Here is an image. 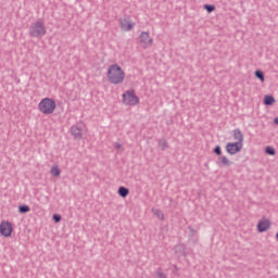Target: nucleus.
<instances>
[{"mask_svg": "<svg viewBox=\"0 0 278 278\" xmlns=\"http://www.w3.org/2000/svg\"><path fill=\"white\" fill-rule=\"evenodd\" d=\"M50 173H51L52 177H60V175H62V170L60 169V166H58V165H53L50 169Z\"/></svg>", "mask_w": 278, "mask_h": 278, "instance_id": "13", "label": "nucleus"}, {"mask_svg": "<svg viewBox=\"0 0 278 278\" xmlns=\"http://www.w3.org/2000/svg\"><path fill=\"white\" fill-rule=\"evenodd\" d=\"M274 123H275L276 125H278V117H276V118L274 119Z\"/></svg>", "mask_w": 278, "mask_h": 278, "instance_id": "26", "label": "nucleus"}, {"mask_svg": "<svg viewBox=\"0 0 278 278\" xmlns=\"http://www.w3.org/2000/svg\"><path fill=\"white\" fill-rule=\"evenodd\" d=\"M204 10H206L208 13H212L214 10H216V7L214 4H205Z\"/></svg>", "mask_w": 278, "mask_h": 278, "instance_id": "23", "label": "nucleus"}, {"mask_svg": "<svg viewBox=\"0 0 278 278\" xmlns=\"http://www.w3.org/2000/svg\"><path fill=\"white\" fill-rule=\"evenodd\" d=\"M53 220H55V223H60V220H62V216L55 214L53 215Z\"/></svg>", "mask_w": 278, "mask_h": 278, "instance_id": "25", "label": "nucleus"}, {"mask_svg": "<svg viewBox=\"0 0 278 278\" xmlns=\"http://www.w3.org/2000/svg\"><path fill=\"white\" fill-rule=\"evenodd\" d=\"M218 164H220L222 166H231L233 162H231V160H229V157L227 156H219Z\"/></svg>", "mask_w": 278, "mask_h": 278, "instance_id": "12", "label": "nucleus"}, {"mask_svg": "<svg viewBox=\"0 0 278 278\" xmlns=\"http://www.w3.org/2000/svg\"><path fill=\"white\" fill-rule=\"evenodd\" d=\"M125 70L117 63L111 64L106 68V79L113 86H121L125 81Z\"/></svg>", "mask_w": 278, "mask_h": 278, "instance_id": "1", "label": "nucleus"}, {"mask_svg": "<svg viewBox=\"0 0 278 278\" xmlns=\"http://www.w3.org/2000/svg\"><path fill=\"white\" fill-rule=\"evenodd\" d=\"M155 278H167L166 273H164L163 270H156L154 274Z\"/></svg>", "mask_w": 278, "mask_h": 278, "instance_id": "19", "label": "nucleus"}, {"mask_svg": "<svg viewBox=\"0 0 278 278\" xmlns=\"http://www.w3.org/2000/svg\"><path fill=\"white\" fill-rule=\"evenodd\" d=\"M257 231L258 233H264V231H268L270 229V219L263 218L257 223Z\"/></svg>", "mask_w": 278, "mask_h": 278, "instance_id": "10", "label": "nucleus"}, {"mask_svg": "<svg viewBox=\"0 0 278 278\" xmlns=\"http://www.w3.org/2000/svg\"><path fill=\"white\" fill-rule=\"evenodd\" d=\"M58 110V102L53 98H42L38 103V112L43 116H51Z\"/></svg>", "mask_w": 278, "mask_h": 278, "instance_id": "2", "label": "nucleus"}, {"mask_svg": "<svg viewBox=\"0 0 278 278\" xmlns=\"http://www.w3.org/2000/svg\"><path fill=\"white\" fill-rule=\"evenodd\" d=\"M255 77H257V79H260V81H262V84H264V81H265L264 72L257 70V71L255 72Z\"/></svg>", "mask_w": 278, "mask_h": 278, "instance_id": "17", "label": "nucleus"}, {"mask_svg": "<svg viewBox=\"0 0 278 278\" xmlns=\"http://www.w3.org/2000/svg\"><path fill=\"white\" fill-rule=\"evenodd\" d=\"M28 34L30 38H45V36H47V26L45 25V21L38 20L33 22L28 28Z\"/></svg>", "mask_w": 278, "mask_h": 278, "instance_id": "3", "label": "nucleus"}, {"mask_svg": "<svg viewBox=\"0 0 278 278\" xmlns=\"http://www.w3.org/2000/svg\"><path fill=\"white\" fill-rule=\"evenodd\" d=\"M159 149H161L162 151H166V149H168V142L160 141L159 142Z\"/></svg>", "mask_w": 278, "mask_h": 278, "instance_id": "20", "label": "nucleus"}, {"mask_svg": "<svg viewBox=\"0 0 278 278\" xmlns=\"http://www.w3.org/2000/svg\"><path fill=\"white\" fill-rule=\"evenodd\" d=\"M139 42L143 49H149V47H153V38L147 31H142L139 36Z\"/></svg>", "mask_w": 278, "mask_h": 278, "instance_id": "8", "label": "nucleus"}, {"mask_svg": "<svg viewBox=\"0 0 278 278\" xmlns=\"http://www.w3.org/2000/svg\"><path fill=\"white\" fill-rule=\"evenodd\" d=\"M214 153H216V155H222L223 150L220 149V146H217V147L214 149Z\"/></svg>", "mask_w": 278, "mask_h": 278, "instance_id": "24", "label": "nucleus"}, {"mask_svg": "<svg viewBox=\"0 0 278 278\" xmlns=\"http://www.w3.org/2000/svg\"><path fill=\"white\" fill-rule=\"evenodd\" d=\"M275 97L273 96H265L264 98V105H274L275 103Z\"/></svg>", "mask_w": 278, "mask_h": 278, "instance_id": "16", "label": "nucleus"}, {"mask_svg": "<svg viewBox=\"0 0 278 278\" xmlns=\"http://www.w3.org/2000/svg\"><path fill=\"white\" fill-rule=\"evenodd\" d=\"M113 149H115V151H124L123 142L116 141L113 143Z\"/></svg>", "mask_w": 278, "mask_h": 278, "instance_id": "18", "label": "nucleus"}, {"mask_svg": "<svg viewBox=\"0 0 278 278\" xmlns=\"http://www.w3.org/2000/svg\"><path fill=\"white\" fill-rule=\"evenodd\" d=\"M119 27L123 31H131L136 27V23L131 21V16L124 15L118 20Z\"/></svg>", "mask_w": 278, "mask_h": 278, "instance_id": "6", "label": "nucleus"}, {"mask_svg": "<svg viewBox=\"0 0 278 278\" xmlns=\"http://www.w3.org/2000/svg\"><path fill=\"white\" fill-rule=\"evenodd\" d=\"M124 105L136 106L140 103V98L136 96V91L127 90L122 96Z\"/></svg>", "mask_w": 278, "mask_h": 278, "instance_id": "4", "label": "nucleus"}, {"mask_svg": "<svg viewBox=\"0 0 278 278\" xmlns=\"http://www.w3.org/2000/svg\"><path fill=\"white\" fill-rule=\"evenodd\" d=\"M71 136L74 138V140H81V138H84V126L79 124L72 126Z\"/></svg>", "mask_w": 278, "mask_h": 278, "instance_id": "9", "label": "nucleus"}, {"mask_svg": "<svg viewBox=\"0 0 278 278\" xmlns=\"http://www.w3.org/2000/svg\"><path fill=\"white\" fill-rule=\"evenodd\" d=\"M117 194L122 197V199H126V197L129 195V189H127L126 187H119Z\"/></svg>", "mask_w": 278, "mask_h": 278, "instance_id": "14", "label": "nucleus"}, {"mask_svg": "<svg viewBox=\"0 0 278 278\" xmlns=\"http://www.w3.org/2000/svg\"><path fill=\"white\" fill-rule=\"evenodd\" d=\"M244 149V143H238L236 142H228L226 144V152L228 155H236V153H240Z\"/></svg>", "mask_w": 278, "mask_h": 278, "instance_id": "7", "label": "nucleus"}, {"mask_svg": "<svg viewBox=\"0 0 278 278\" xmlns=\"http://www.w3.org/2000/svg\"><path fill=\"white\" fill-rule=\"evenodd\" d=\"M152 214L155 218H157L159 220H164V213L157 208H153L152 210Z\"/></svg>", "mask_w": 278, "mask_h": 278, "instance_id": "15", "label": "nucleus"}, {"mask_svg": "<svg viewBox=\"0 0 278 278\" xmlns=\"http://www.w3.org/2000/svg\"><path fill=\"white\" fill-rule=\"evenodd\" d=\"M14 233V224L8 219L0 222V236L1 238H12Z\"/></svg>", "mask_w": 278, "mask_h": 278, "instance_id": "5", "label": "nucleus"}, {"mask_svg": "<svg viewBox=\"0 0 278 278\" xmlns=\"http://www.w3.org/2000/svg\"><path fill=\"white\" fill-rule=\"evenodd\" d=\"M265 153H267V155H275L277 152L275 151V148L266 147L265 148Z\"/></svg>", "mask_w": 278, "mask_h": 278, "instance_id": "21", "label": "nucleus"}, {"mask_svg": "<svg viewBox=\"0 0 278 278\" xmlns=\"http://www.w3.org/2000/svg\"><path fill=\"white\" fill-rule=\"evenodd\" d=\"M232 138L237 143L244 144V134L239 128L232 130Z\"/></svg>", "mask_w": 278, "mask_h": 278, "instance_id": "11", "label": "nucleus"}, {"mask_svg": "<svg viewBox=\"0 0 278 278\" xmlns=\"http://www.w3.org/2000/svg\"><path fill=\"white\" fill-rule=\"evenodd\" d=\"M21 214H27L30 211L29 205H22L18 207Z\"/></svg>", "mask_w": 278, "mask_h": 278, "instance_id": "22", "label": "nucleus"}]
</instances>
